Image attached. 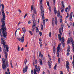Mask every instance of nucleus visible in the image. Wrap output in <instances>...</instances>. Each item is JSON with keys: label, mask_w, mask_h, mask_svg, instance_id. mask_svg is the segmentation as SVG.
<instances>
[{"label": "nucleus", "mask_w": 74, "mask_h": 74, "mask_svg": "<svg viewBox=\"0 0 74 74\" xmlns=\"http://www.w3.org/2000/svg\"><path fill=\"white\" fill-rule=\"evenodd\" d=\"M60 23H62V19H60Z\"/></svg>", "instance_id": "obj_57"}, {"label": "nucleus", "mask_w": 74, "mask_h": 74, "mask_svg": "<svg viewBox=\"0 0 74 74\" xmlns=\"http://www.w3.org/2000/svg\"><path fill=\"white\" fill-rule=\"evenodd\" d=\"M61 3L63 8H64V1H62Z\"/></svg>", "instance_id": "obj_18"}, {"label": "nucleus", "mask_w": 74, "mask_h": 74, "mask_svg": "<svg viewBox=\"0 0 74 74\" xmlns=\"http://www.w3.org/2000/svg\"><path fill=\"white\" fill-rule=\"evenodd\" d=\"M53 53L54 54L56 53V49L55 46H53Z\"/></svg>", "instance_id": "obj_16"}, {"label": "nucleus", "mask_w": 74, "mask_h": 74, "mask_svg": "<svg viewBox=\"0 0 74 74\" xmlns=\"http://www.w3.org/2000/svg\"><path fill=\"white\" fill-rule=\"evenodd\" d=\"M48 63L49 68H51V63H50V62H49V61H48Z\"/></svg>", "instance_id": "obj_26"}, {"label": "nucleus", "mask_w": 74, "mask_h": 74, "mask_svg": "<svg viewBox=\"0 0 74 74\" xmlns=\"http://www.w3.org/2000/svg\"><path fill=\"white\" fill-rule=\"evenodd\" d=\"M32 21L33 22V25L32 26V29L31 30L33 32H34V30L36 29V20L34 19V17H32Z\"/></svg>", "instance_id": "obj_3"}, {"label": "nucleus", "mask_w": 74, "mask_h": 74, "mask_svg": "<svg viewBox=\"0 0 74 74\" xmlns=\"http://www.w3.org/2000/svg\"><path fill=\"white\" fill-rule=\"evenodd\" d=\"M39 34L40 35V36H42V32H39Z\"/></svg>", "instance_id": "obj_50"}, {"label": "nucleus", "mask_w": 74, "mask_h": 74, "mask_svg": "<svg viewBox=\"0 0 74 74\" xmlns=\"http://www.w3.org/2000/svg\"><path fill=\"white\" fill-rule=\"evenodd\" d=\"M68 17H69V13H67V16H66V18H67Z\"/></svg>", "instance_id": "obj_45"}, {"label": "nucleus", "mask_w": 74, "mask_h": 74, "mask_svg": "<svg viewBox=\"0 0 74 74\" xmlns=\"http://www.w3.org/2000/svg\"><path fill=\"white\" fill-rule=\"evenodd\" d=\"M69 62L68 61H66V66H69Z\"/></svg>", "instance_id": "obj_32"}, {"label": "nucleus", "mask_w": 74, "mask_h": 74, "mask_svg": "<svg viewBox=\"0 0 74 74\" xmlns=\"http://www.w3.org/2000/svg\"><path fill=\"white\" fill-rule=\"evenodd\" d=\"M68 9V8H66L65 9V11H66V12H67V9Z\"/></svg>", "instance_id": "obj_54"}, {"label": "nucleus", "mask_w": 74, "mask_h": 74, "mask_svg": "<svg viewBox=\"0 0 74 74\" xmlns=\"http://www.w3.org/2000/svg\"><path fill=\"white\" fill-rule=\"evenodd\" d=\"M18 12H20V13H21V12H22V11H21L20 9H18Z\"/></svg>", "instance_id": "obj_53"}, {"label": "nucleus", "mask_w": 74, "mask_h": 74, "mask_svg": "<svg viewBox=\"0 0 74 74\" xmlns=\"http://www.w3.org/2000/svg\"><path fill=\"white\" fill-rule=\"evenodd\" d=\"M63 23H62V25H61V27H62V31L63 32Z\"/></svg>", "instance_id": "obj_33"}, {"label": "nucleus", "mask_w": 74, "mask_h": 74, "mask_svg": "<svg viewBox=\"0 0 74 74\" xmlns=\"http://www.w3.org/2000/svg\"><path fill=\"white\" fill-rule=\"evenodd\" d=\"M73 13V12H72L71 13V14L69 15V21H73V18H72V14Z\"/></svg>", "instance_id": "obj_11"}, {"label": "nucleus", "mask_w": 74, "mask_h": 74, "mask_svg": "<svg viewBox=\"0 0 74 74\" xmlns=\"http://www.w3.org/2000/svg\"><path fill=\"white\" fill-rule=\"evenodd\" d=\"M4 39V38H2L1 39V43L3 45L4 48H5V41L3 40Z\"/></svg>", "instance_id": "obj_6"}, {"label": "nucleus", "mask_w": 74, "mask_h": 74, "mask_svg": "<svg viewBox=\"0 0 74 74\" xmlns=\"http://www.w3.org/2000/svg\"><path fill=\"white\" fill-rule=\"evenodd\" d=\"M17 39H18V41H21L22 42H24V40H25V37H22L21 38H17Z\"/></svg>", "instance_id": "obj_7"}, {"label": "nucleus", "mask_w": 74, "mask_h": 74, "mask_svg": "<svg viewBox=\"0 0 74 74\" xmlns=\"http://www.w3.org/2000/svg\"><path fill=\"white\" fill-rule=\"evenodd\" d=\"M41 30H43V29H44V27H43V25H42V24H41Z\"/></svg>", "instance_id": "obj_39"}, {"label": "nucleus", "mask_w": 74, "mask_h": 74, "mask_svg": "<svg viewBox=\"0 0 74 74\" xmlns=\"http://www.w3.org/2000/svg\"><path fill=\"white\" fill-rule=\"evenodd\" d=\"M39 61L40 63V65H42V60L40 59H39Z\"/></svg>", "instance_id": "obj_21"}, {"label": "nucleus", "mask_w": 74, "mask_h": 74, "mask_svg": "<svg viewBox=\"0 0 74 74\" xmlns=\"http://www.w3.org/2000/svg\"><path fill=\"white\" fill-rule=\"evenodd\" d=\"M60 45H61V44L60 43L58 45L57 48V56L58 57H59V52H60L59 50H60Z\"/></svg>", "instance_id": "obj_5"}, {"label": "nucleus", "mask_w": 74, "mask_h": 74, "mask_svg": "<svg viewBox=\"0 0 74 74\" xmlns=\"http://www.w3.org/2000/svg\"><path fill=\"white\" fill-rule=\"evenodd\" d=\"M64 11V9H63L62 10H61V12H63Z\"/></svg>", "instance_id": "obj_60"}, {"label": "nucleus", "mask_w": 74, "mask_h": 74, "mask_svg": "<svg viewBox=\"0 0 74 74\" xmlns=\"http://www.w3.org/2000/svg\"><path fill=\"white\" fill-rule=\"evenodd\" d=\"M5 60L6 61H7V56L8 55V54H7V52H5Z\"/></svg>", "instance_id": "obj_15"}, {"label": "nucleus", "mask_w": 74, "mask_h": 74, "mask_svg": "<svg viewBox=\"0 0 74 74\" xmlns=\"http://www.w3.org/2000/svg\"><path fill=\"white\" fill-rule=\"evenodd\" d=\"M1 35V29H0V36Z\"/></svg>", "instance_id": "obj_55"}, {"label": "nucleus", "mask_w": 74, "mask_h": 74, "mask_svg": "<svg viewBox=\"0 0 74 74\" xmlns=\"http://www.w3.org/2000/svg\"><path fill=\"white\" fill-rule=\"evenodd\" d=\"M70 38H69L68 39V40H67V44H70Z\"/></svg>", "instance_id": "obj_35"}, {"label": "nucleus", "mask_w": 74, "mask_h": 74, "mask_svg": "<svg viewBox=\"0 0 74 74\" xmlns=\"http://www.w3.org/2000/svg\"><path fill=\"white\" fill-rule=\"evenodd\" d=\"M40 7L41 10V16L42 17V19H45V17H44V8L42 7V5H40Z\"/></svg>", "instance_id": "obj_4"}, {"label": "nucleus", "mask_w": 74, "mask_h": 74, "mask_svg": "<svg viewBox=\"0 0 74 74\" xmlns=\"http://www.w3.org/2000/svg\"><path fill=\"white\" fill-rule=\"evenodd\" d=\"M59 32L60 34L61 35H62V30L59 31Z\"/></svg>", "instance_id": "obj_49"}, {"label": "nucleus", "mask_w": 74, "mask_h": 74, "mask_svg": "<svg viewBox=\"0 0 74 74\" xmlns=\"http://www.w3.org/2000/svg\"><path fill=\"white\" fill-rule=\"evenodd\" d=\"M31 23V21L30 20L29 22H28V24H30V23Z\"/></svg>", "instance_id": "obj_64"}, {"label": "nucleus", "mask_w": 74, "mask_h": 74, "mask_svg": "<svg viewBox=\"0 0 74 74\" xmlns=\"http://www.w3.org/2000/svg\"><path fill=\"white\" fill-rule=\"evenodd\" d=\"M66 55L67 56H69L70 55V53H69V52H67Z\"/></svg>", "instance_id": "obj_61"}, {"label": "nucleus", "mask_w": 74, "mask_h": 74, "mask_svg": "<svg viewBox=\"0 0 74 74\" xmlns=\"http://www.w3.org/2000/svg\"><path fill=\"white\" fill-rule=\"evenodd\" d=\"M22 31L24 33H26V28H25V27H23V28Z\"/></svg>", "instance_id": "obj_14"}, {"label": "nucleus", "mask_w": 74, "mask_h": 74, "mask_svg": "<svg viewBox=\"0 0 74 74\" xmlns=\"http://www.w3.org/2000/svg\"><path fill=\"white\" fill-rule=\"evenodd\" d=\"M54 12L55 14V15H56V13H57V11H56V9L55 7L54 8Z\"/></svg>", "instance_id": "obj_22"}, {"label": "nucleus", "mask_w": 74, "mask_h": 74, "mask_svg": "<svg viewBox=\"0 0 74 74\" xmlns=\"http://www.w3.org/2000/svg\"><path fill=\"white\" fill-rule=\"evenodd\" d=\"M70 46H68L67 48V52H70Z\"/></svg>", "instance_id": "obj_23"}, {"label": "nucleus", "mask_w": 74, "mask_h": 74, "mask_svg": "<svg viewBox=\"0 0 74 74\" xmlns=\"http://www.w3.org/2000/svg\"><path fill=\"white\" fill-rule=\"evenodd\" d=\"M10 65L11 66V68H13V66H12V60L10 61Z\"/></svg>", "instance_id": "obj_31"}, {"label": "nucleus", "mask_w": 74, "mask_h": 74, "mask_svg": "<svg viewBox=\"0 0 74 74\" xmlns=\"http://www.w3.org/2000/svg\"><path fill=\"white\" fill-rule=\"evenodd\" d=\"M62 42L61 41V42L63 48H64V44H65L64 43V37H62Z\"/></svg>", "instance_id": "obj_8"}, {"label": "nucleus", "mask_w": 74, "mask_h": 74, "mask_svg": "<svg viewBox=\"0 0 74 74\" xmlns=\"http://www.w3.org/2000/svg\"><path fill=\"white\" fill-rule=\"evenodd\" d=\"M34 13H35V14H36V13H37V12L36 11V8H35V7H34Z\"/></svg>", "instance_id": "obj_28"}, {"label": "nucleus", "mask_w": 74, "mask_h": 74, "mask_svg": "<svg viewBox=\"0 0 74 74\" xmlns=\"http://www.w3.org/2000/svg\"><path fill=\"white\" fill-rule=\"evenodd\" d=\"M51 34H52V33H51V32H50L49 34V36L50 37H51Z\"/></svg>", "instance_id": "obj_40"}, {"label": "nucleus", "mask_w": 74, "mask_h": 74, "mask_svg": "<svg viewBox=\"0 0 74 74\" xmlns=\"http://www.w3.org/2000/svg\"><path fill=\"white\" fill-rule=\"evenodd\" d=\"M45 20H43V25H45Z\"/></svg>", "instance_id": "obj_41"}, {"label": "nucleus", "mask_w": 74, "mask_h": 74, "mask_svg": "<svg viewBox=\"0 0 74 74\" xmlns=\"http://www.w3.org/2000/svg\"><path fill=\"white\" fill-rule=\"evenodd\" d=\"M27 13H26L24 17V18H26V16H27Z\"/></svg>", "instance_id": "obj_52"}, {"label": "nucleus", "mask_w": 74, "mask_h": 74, "mask_svg": "<svg viewBox=\"0 0 74 74\" xmlns=\"http://www.w3.org/2000/svg\"><path fill=\"white\" fill-rule=\"evenodd\" d=\"M58 38L60 41H62V38L61 37V36L60 35V34H58Z\"/></svg>", "instance_id": "obj_20"}, {"label": "nucleus", "mask_w": 74, "mask_h": 74, "mask_svg": "<svg viewBox=\"0 0 74 74\" xmlns=\"http://www.w3.org/2000/svg\"><path fill=\"white\" fill-rule=\"evenodd\" d=\"M40 70V69L38 68H37L36 69H34V74H37V72H38V73H39Z\"/></svg>", "instance_id": "obj_9"}, {"label": "nucleus", "mask_w": 74, "mask_h": 74, "mask_svg": "<svg viewBox=\"0 0 74 74\" xmlns=\"http://www.w3.org/2000/svg\"><path fill=\"white\" fill-rule=\"evenodd\" d=\"M73 61L72 62V64H73V67L74 68V54L73 56Z\"/></svg>", "instance_id": "obj_24"}, {"label": "nucleus", "mask_w": 74, "mask_h": 74, "mask_svg": "<svg viewBox=\"0 0 74 74\" xmlns=\"http://www.w3.org/2000/svg\"><path fill=\"white\" fill-rule=\"evenodd\" d=\"M35 63L36 64H37V60H35Z\"/></svg>", "instance_id": "obj_46"}, {"label": "nucleus", "mask_w": 74, "mask_h": 74, "mask_svg": "<svg viewBox=\"0 0 74 74\" xmlns=\"http://www.w3.org/2000/svg\"><path fill=\"white\" fill-rule=\"evenodd\" d=\"M29 33H30V34H31L32 35H33V33H32V31H29Z\"/></svg>", "instance_id": "obj_51"}, {"label": "nucleus", "mask_w": 74, "mask_h": 74, "mask_svg": "<svg viewBox=\"0 0 74 74\" xmlns=\"http://www.w3.org/2000/svg\"><path fill=\"white\" fill-rule=\"evenodd\" d=\"M2 61L3 64L2 65V67L3 69H4L5 71L6 70L7 67H8V62L6 61V63H5V59L4 58L2 59Z\"/></svg>", "instance_id": "obj_2"}, {"label": "nucleus", "mask_w": 74, "mask_h": 74, "mask_svg": "<svg viewBox=\"0 0 74 74\" xmlns=\"http://www.w3.org/2000/svg\"><path fill=\"white\" fill-rule=\"evenodd\" d=\"M47 3L48 6H49V2L48 1H47Z\"/></svg>", "instance_id": "obj_47"}, {"label": "nucleus", "mask_w": 74, "mask_h": 74, "mask_svg": "<svg viewBox=\"0 0 74 74\" xmlns=\"http://www.w3.org/2000/svg\"><path fill=\"white\" fill-rule=\"evenodd\" d=\"M53 4H54V5H55V0H53Z\"/></svg>", "instance_id": "obj_59"}, {"label": "nucleus", "mask_w": 74, "mask_h": 74, "mask_svg": "<svg viewBox=\"0 0 74 74\" xmlns=\"http://www.w3.org/2000/svg\"><path fill=\"white\" fill-rule=\"evenodd\" d=\"M26 63H27V60L25 59V60L24 63L26 64Z\"/></svg>", "instance_id": "obj_42"}, {"label": "nucleus", "mask_w": 74, "mask_h": 74, "mask_svg": "<svg viewBox=\"0 0 74 74\" xmlns=\"http://www.w3.org/2000/svg\"><path fill=\"white\" fill-rule=\"evenodd\" d=\"M40 53L39 55V56H41V58H42V56H43V55H42V54H41V51H40L39 52Z\"/></svg>", "instance_id": "obj_19"}, {"label": "nucleus", "mask_w": 74, "mask_h": 74, "mask_svg": "<svg viewBox=\"0 0 74 74\" xmlns=\"http://www.w3.org/2000/svg\"><path fill=\"white\" fill-rule=\"evenodd\" d=\"M3 16V17L1 19V22L2 24V26L1 28L2 32L3 33V35H1V37H2L3 36V37L4 38H6L7 37V32L5 31L6 30V28L4 27L5 25V21H4L5 20V14H2Z\"/></svg>", "instance_id": "obj_1"}, {"label": "nucleus", "mask_w": 74, "mask_h": 74, "mask_svg": "<svg viewBox=\"0 0 74 74\" xmlns=\"http://www.w3.org/2000/svg\"><path fill=\"white\" fill-rule=\"evenodd\" d=\"M58 63L59 64V63H60V58H58Z\"/></svg>", "instance_id": "obj_37"}, {"label": "nucleus", "mask_w": 74, "mask_h": 74, "mask_svg": "<svg viewBox=\"0 0 74 74\" xmlns=\"http://www.w3.org/2000/svg\"><path fill=\"white\" fill-rule=\"evenodd\" d=\"M1 5L2 7V14H5V13H4V5L3 4H2Z\"/></svg>", "instance_id": "obj_10"}, {"label": "nucleus", "mask_w": 74, "mask_h": 74, "mask_svg": "<svg viewBox=\"0 0 74 74\" xmlns=\"http://www.w3.org/2000/svg\"><path fill=\"white\" fill-rule=\"evenodd\" d=\"M57 13V15L58 17H59V16H60V12H59V10L58 11Z\"/></svg>", "instance_id": "obj_25"}, {"label": "nucleus", "mask_w": 74, "mask_h": 74, "mask_svg": "<svg viewBox=\"0 0 74 74\" xmlns=\"http://www.w3.org/2000/svg\"><path fill=\"white\" fill-rule=\"evenodd\" d=\"M33 10V5H32L31 6V11H32Z\"/></svg>", "instance_id": "obj_44"}, {"label": "nucleus", "mask_w": 74, "mask_h": 74, "mask_svg": "<svg viewBox=\"0 0 74 74\" xmlns=\"http://www.w3.org/2000/svg\"><path fill=\"white\" fill-rule=\"evenodd\" d=\"M60 72V74H63V72H62V71H61Z\"/></svg>", "instance_id": "obj_63"}, {"label": "nucleus", "mask_w": 74, "mask_h": 74, "mask_svg": "<svg viewBox=\"0 0 74 74\" xmlns=\"http://www.w3.org/2000/svg\"><path fill=\"white\" fill-rule=\"evenodd\" d=\"M71 44H72V45H74V42L73 41V38L72 37H71Z\"/></svg>", "instance_id": "obj_13"}, {"label": "nucleus", "mask_w": 74, "mask_h": 74, "mask_svg": "<svg viewBox=\"0 0 74 74\" xmlns=\"http://www.w3.org/2000/svg\"><path fill=\"white\" fill-rule=\"evenodd\" d=\"M57 66H56V64L55 66H54V68H53V69L54 70H56V67Z\"/></svg>", "instance_id": "obj_43"}, {"label": "nucleus", "mask_w": 74, "mask_h": 74, "mask_svg": "<svg viewBox=\"0 0 74 74\" xmlns=\"http://www.w3.org/2000/svg\"><path fill=\"white\" fill-rule=\"evenodd\" d=\"M66 69L68 71H69L70 70V66H66Z\"/></svg>", "instance_id": "obj_30"}, {"label": "nucleus", "mask_w": 74, "mask_h": 74, "mask_svg": "<svg viewBox=\"0 0 74 74\" xmlns=\"http://www.w3.org/2000/svg\"><path fill=\"white\" fill-rule=\"evenodd\" d=\"M28 68V67L27 66H25V68H24L23 69V73H25V72H26L27 71V69Z\"/></svg>", "instance_id": "obj_12"}, {"label": "nucleus", "mask_w": 74, "mask_h": 74, "mask_svg": "<svg viewBox=\"0 0 74 74\" xmlns=\"http://www.w3.org/2000/svg\"><path fill=\"white\" fill-rule=\"evenodd\" d=\"M31 74H33V73H34V72L33 71V70H32L31 72Z\"/></svg>", "instance_id": "obj_56"}, {"label": "nucleus", "mask_w": 74, "mask_h": 74, "mask_svg": "<svg viewBox=\"0 0 74 74\" xmlns=\"http://www.w3.org/2000/svg\"><path fill=\"white\" fill-rule=\"evenodd\" d=\"M6 47V51L7 52H8V46L7 45H5Z\"/></svg>", "instance_id": "obj_27"}, {"label": "nucleus", "mask_w": 74, "mask_h": 74, "mask_svg": "<svg viewBox=\"0 0 74 74\" xmlns=\"http://www.w3.org/2000/svg\"><path fill=\"white\" fill-rule=\"evenodd\" d=\"M21 48L19 47V46H18V51H20Z\"/></svg>", "instance_id": "obj_36"}, {"label": "nucleus", "mask_w": 74, "mask_h": 74, "mask_svg": "<svg viewBox=\"0 0 74 74\" xmlns=\"http://www.w3.org/2000/svg\"><path fill=\"white\" fill-rule=\"evenodd\" d=\"M70 9H71V6H70V5L69 7L68 10L70 11Z\"/></svg>", "instance_id": "obj_48"}, {"label": "nucleus", "mask_w": 74, "mask_h": 74, "mask_svg": "<svg viewBox=\"0 0 74 74\" xmlns=\"http://www.w3.org/2000/svg\"><path fill=\"white\" fill-rule=\"evenodd\" d=\"M55 23L56 25H57L58 23V20H57V17H55Z\"/></svg>", "instance_id": "obj_17"}, {"label": "nucleus", "mask_w": 74, "mask_h": 74, "mask_svg": "<svg viewBox=\"0 0 74 74\" xmlns=\"http://www.w3.org/2000/svg\"><path fill=\"white\" fill-rule=\"evenodd\" d=\"M36 33H38V32H39V30H38V27H36Z\"/></svg>", "instance_id": "obj_29"}, {"label": "nucleus", "mask_w": 74, "mask_h": 74, "mask_svg": "<svg viewBox=\"0 0 74 74\" xmlns=\"http://www.w3.org/2000/svg\"><path fill=\"white\" fill-rule=\"evenodd\" d=\"M42 0H40V3L42 4Z\"/></svg>", "instance_id": "obj_58"}, {"label": "nucleus", "mask_w": 74, "mask_h": 74, "mask_svg": "<svg viewBox=\"0 0 74 74\" xmlns=\"http://www.w3.org/2000/svg\"><path fill=\"white\" fill-rule=\"evenodd\" d=\"M53 59L54 60H55V56H53Z\"/></svg>", "instance_id": "obj_62"}, {"label": "nucleus", "mask_w": 74, "mask_h": 74, "mask_svg": "<svg viewBox=\"0 0 74 74\" xmlns=\"http://www.w3.org/2000/svg\"><path fill=\"white\" fill-rule=\"evenodd\" d=\"M54 18H52V25H53V26H54V25L53 24V23H54Z\"/></svg>", "instance_id": "obj_34"}, {"label": "nucleus", "mask_w": 74, "mask_h": 74, "mask_svg": "<svg viewBox=\"0 0 74 74\" xmlns=\"http://www.w3.org/2000/svg\"><path fill=\"white\" fill-rule=\"evenodd\" d=\"M40 47H42V42H40Z\"/></svg>", "instance_id": "obj_38"}]
</instances>
